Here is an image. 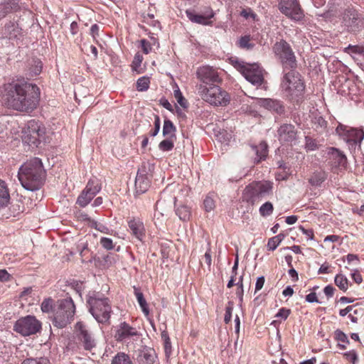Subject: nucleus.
<instances>
[{
  "mask_svg": "<svg viewBox=\"0 0 364 364\" xmlns=\"http://www.w3.org/2000/svg\"><path fill=\"white\" fill-rule=\"evenodd\" d=\"M3 100L14 109L30 112L37 107L40 90L36 85L27 82L10 83L5 85Z\"/></svg>",
  "mask_w": 364,
  "mask_h": 364,
  "instance_id": "f257e3e1",
  "label": "nucleus"
},
{
  "mask_svg": "<svg viewBox=\"0 0 364 364\" xmlns=\"http://www.w3.org/2000/svg\"><path fill=\"white\" fill-rule=\"evenodd\" d=\"M18 178L21 186L27 191L40 189L46 180V171L41 160L33 158L21 166Z\"/></svg>",
  "mask_w": 364,
  "mask_h": 364,
  "instance_id": "f03ea898",
  "label": "nucleus"
},
{
  "mask_svg": "<svg viewBox=\"0 0 364 364\" xmlns=\"http://www.w3.org/2000/svg\"><path fill=\"white\" fill-rule=\"evenodd\" d=\"M75 313V305L71 298L60 299L53 309V314L49 316L54 326L63 328L70 323Z\"/></svg>",
  "mask_w": 364,
  "mask_h": 364,
  "instance_id": "7ed1b4c3",
  "label": "nucleus"
},
{
  "mask_svg": "<svg viewBox=\"0 0 364 364\" xmlns=\"http://www.w3.org/2000/svg\"><path fill=\"white\" fill-rule=\"evenodd\" d=\"M87 302L90 312L99 323L109 321L112 310L108 298L93 291L89 293Z\"/></svg>",
  "mask_w": 364,
  "mask_h": 364,
  "instance_id": "20e7f679",
  "label": "nucleus"
},
{
  "mask_svg": "<svg viewBox=\"0 0 364 364\" xmlns=\"http://www.w3.org/2000/svg\"><path fill=\"white\" fill-rule=\"evenodd\" d=\"M281 87L286 95L292 100L302 96L305 90L304 82L296 68H289L284 72Z\"/></svg>",
  "mask_w": 364,
  "mask_h": 364,
  "instance_id": "39448f33",
  "label": "nucleus"
},
{
  "mask_svg": "<svg viewBox=\"0 0 364 364\" xmlns=\"http://www.w3.org/2000/svg\"><path fill=\"white\" fill-rule=\"evenodd\" d=\"M272 183L269 181H253L246 186L243 198L254 204L272 193Z\"/></svg>",
  "mask_w": 364,
  "mask_h": 364,
  "instance_id": "423d86ee",
  "label": "nucleus"
},
{
  "mask_svg": "<svg viewBox=\"0 0 364 364\" xmlns=\"http://www.w3.org/2000/svg\"><path fill=\"white\" fill-rule=\"evenodd\" d=\"M232 65L252 85L259 86L264 81L263 70L257 64H249L237 60L232 61Z\"/></svg>",
  "mask_w": 364,
  "mask_h": 364,
  "instance_id": "0eeeda50",
  "label": "nucleus"
},
{
  "mask_svg": "<svg viewBox=\"0 0 364 364\" xmlns=\"http://www.w3.org/2000/svg\"><path fill=\"white\" fill-rule=\"evenodd\" d=\"M46 129L41 123L34 119L27 122L22 131V140L28 145L38 146L41 139H44Z\"/></svg>",
  "mask_w": 364,
  "mask_h": 364,
  "instance_id": "6e6552de",
  "label": "nucleus"
},
{
  "mask_svg": "<svg viewBox=\"0 0 364 364\" xmlns=\"http://www.w3.org/2000/svg\"><path fill=\"white\" fill-rule=\"evenodd\" d=\"M273 50L282 64L284 72L289 68H296V57L287 42L284 40L277 42L273 47Z\"/></svg>",
  "mask_w": 364,
  "mask_h": 364,
  "instance_id": "1a4fd4ad",
  "label": "nucleus"
},
{
  "mask_svg": "<svg viewBox=\"0 0 364 364\" xmlns=\"http://www.w3.org/2000/svg\"><path fill=\"white\" fill-rule=\"evenodd\" d=\"M200 92L203 100L215 106H225L229 102L228 94L219 86L214 85L210 87L200 86Z\"/></svg>",
  "mask_w": 364,
  "mask_h": 364,
  "instance_id": "9d476101",
  "label": "nucleus"
},
{
  "mask_svg": "<svg viewBox=\"0 0 364 364\" xmlns=\"http://www.w3.org/2000/svg\"><path fill=\"white\" fill-rule=\"evenodd\" d=\"M41 328V322L33 316H26L18 319L14 326V331L23 336L35 334Z\"/></svg>",
  "mask_w": 364,
  "mask_h": 364,
  "instance_id": "9b49d317",
  "label": "nucleus"
},
{
  "mask_svg": "<svg viewBox=\"0 0 364 364\" xmlns=\"http://www.w3.org/2000/svg\"><path fill=\"white\" fill-rule=\"evenodd\" d=\"M101 188V183L97 178L90 179L85 188L78 196L76 203L79 206L85 208L100 191Z\"/></svg>",
  "mask_w": 364,
  "mask_h": 364,
  "instance_id": "f8f14e48",
  "label": "nucleus"
},
{
  "mask_svg": "<svg viewBox=\"0 0 364 364\" xmlns=\"http://www.w3.org/2000/svg\"><path fill=\"white\" fill-rule=\"evenodd\" d=\"M278 8L281 13L294 21H301L304 16L296 0H279Z\"/></svg>",
  "mask_w": 364,
  "mask_h": 364,
  "instance_id": "ddd939ff",
  "label": "nucleus"
},
{
  "mask_svg": "<svg viewBox=\"0 0 364 364\" xmlns=\"http://www.w3.org/2000/svg\"><path fill=\"white\" fill-rule=\"evenodd\" d=\"M343 23L350 32H358L363 26V18L357 10L348 8L343 16Z\"/></svg>",
  "mask_w": 364,
  "mask_h": 364,
  "instance_id": "4468645a",
  "label": "nucleus"
},
{
  "mask_svg": "<svg viewBox=\"0 0 364 364\" xmlns=\"http://www.w3.org/2000/svg\"><path fill=\"white\" fill-rule=\"evenodd\" d=\"M76 328L78 331L77 338L85 350H90L95 347V341L92 338L87 326L82 322L76 323Z\"/></svg>",
  "mask_w": 364,
  "mask_h": 364,
  "instance_id": "2eb2a0df",
  "label": "nucleus"
},
{
  "mask_svg": "<svg viewBox=\"0 0 364 364\" xmlns=\"http://www.w3.org/2000/svg\"><path fill=\"white\" fill-rule=\"evenodd\" d=\"M278 138L281 143L292 144L297 139V130L291 124H284L277 130Z\"/></svg>",
  "mask_w": 364,
  "mask_h": 364,
  "instance_id": "dca6fc26",
  "label": "nucleus"
},
{
  "mask_svg": "<svg viewBox=\"0 0 364 364\" xmlns=\"http://www.w3.org/2000/svg\"><path fill=\"white\" fill-rule=\"evenodd\" d=\"M197 76L205 84L219 82L220 81L218 72L212 67L208 65L199 68L197 70Z\"/></svg>",
  "mask_w": 364,
  "mask_h": 364,
  "instance_id": "f3484780",
  "label": "nucleus"
},
{
  "mask_svg": "<svg viewBox=\"0 0 364 364\" xmlns=\"http://www.w3.org/2000/svg\"><path fill=\"white\" fill-rule=\"evenodd\" d=\"M186 15L192 22L202 25H210L212 24L210 19L214 17L215 13L211 8L208 7L200 14H196L188 10Z\"/></svg>",
  "mask_w": 364,
  "mask_h": 364,
  "instance_id": "a211bd4d",
  "label": "nucleus"
},
{
  "mask_svg": "<svg viewBox=\"0 0 364 364\" xmlns=\"http://www.w3.org/2000/svg\"><path fill=\"white\" fill-rule=\"evenodd\" d=\"M341 131H343V134L346 136L348 141H353L354 143H360L364 139V132L362 129L349 128L346 129V127L343 124H339L336 128V132L342 134Z\"/></svg>",
  "mask_w": 364,
  "mask_h": 364,
  "instance_id": "6ab92c4d",
  "label": "nucleus"
},
{
  "mask_svg": "<svg viewBox=\"0 0 364 364\" xmlns=\"http://www.w3.org/2000/svg\"><path fill=\"white\" fill-rule=\"evenodd\" d=\"M139 331L136 328L131 326L126 322L119 324L115 333V338L118 341H123L134 336H139Z\"/></svg>",
  "mask_w": 364,
  "mask_h": 364,
  "instance_id": "aec40b11",
  "label": "nucleus"
},
{
  "mask_svg": "<svg viewBox=\"0 0 364 364\" xmlns=\"http://www.w3.org/2000/svg\"><path fill=\"white\" fill-rule=\"evenodd\" d=\"M328 154L332 168H341L346 166L347 159L338 149L331 148Z\"/></svg>",
  "mask_w": 364,
  "mask_h": 364,
  "instance_id": "412c9836",
  "label": "nucleus"
},
{
  "mask_svg": "<svg viewBox=\"0 0 364 364\" xmlns=\"http://www.w3.org/2000/svg\"><path fill=\"white\" fill-rule=\"evenodd\" d=\"M128 227L131 234L139 240H142L145 235L144 223L139 218H132L128 221Z\"/></svg>",
  "mask_w": 364,
  "mask_h": 364,
  "instance_id": "4be33fe9",
  "label": "nucleus"
},
{
  "mask_svg": "<svg viewBox=\"0 0 364 364\" xmlns=\"http://www.w3.org/2000/svg\"><path fill=\"white\" fill-rule=\"evenodd\" d=\"M259 104L267 109L274 111L279 114H283L285 110L283 104L277 100L262 98L259 99Z\"/></svg>",
  "mask_w": 364,
  "mask_h": 364,
  "instance_id": "5701e85b",
  "label": "nucleus"
},
{
  "mask_svg": "<svg viewBox=\"0 0 364 364\" xmlns=\"http://www.w3.org/2000/svg\"><path fill=\"white\" fill-rule=\"evenodd\" d=\"M3 34L9 39L18 38L22 35L21 28L15 22H9L4 28Z\"/></svg>",
  "mask_w": 364,
  "mask_h": 364,
  "instance_id": "b1692460",
  "label": "nucleus"
},
{
  "mask_svg": "<svg viewBox=\"0 0 364 364\" xmlns=\"http://www.w3.org/2000/svg\"><path fill=\"white\" fill-rule=\"evenodd\" d=\"M156 360V355L152 349L141 351L137 357L139 364H155Z\"/></svg>",
  "mask_w": 364,
  "mask_h": 364,
  "instance_id": "393cba45",
  "label": "nucleus"
},
{
  "mask_svg": "<svg viewBox=\"0 0 364 364\" xmlns=\"http://www.w3.org/2000/svg\"><path fill=\"white\" fill-rule=\"evenodd\" d=\"M327 178V173L323 171H316L313 173L310 178L309 179V182L311 186H320L322 183H323Z\"/></svg>",
  "mask_w": 364,
  "mask_h": 364,
  "instance_id": "a878e982",
  "label": "nucleus"
},
{
  "mask_svg": "<svg viewBox=\"0 0 364 364\" xmlns=\"http://www.w3.org/2000/svg\"><path fill=\"white\" fill-rule=\"evenodd\" d=\"M10 200L9 188L6 183L0 180V208L8 205Z\"/></svg>",
  "mask_w": 364,
  "mask_h": 364,
  "instance_id": "bb28decb",
  "label": "nucleus"
},
{
  "mask_svg": "<svg viewBox=\"0 0 364 364\" xmlns=\"http://www.w3.org/2000/svg\"><path fill=\"white\" fill-rule=\"evenodd\" d=\"M18 9V4L15 0L0 4V18L4 17L8 13Z\"/></svg>",
  "mask_w": 364,
  "mask_h": 364,
  "instance_id": "cd10ccee",
  "label": "nucleus"
},
{
  "mask_svg": "<svg viewBox=\"0 0 364 364\" xmlns=\"http://www.w3.org/2000/svg\"><path fill=\"white\" fill-rule=\"evenodd\" d=\"M176 129L173 122L169 119H165L163 126V135L171 138L176 137Z\"/></svg>",
  "mask_w": 364,
  "mask_h": 364,
  "instance_id": "c85d7f7f",
  "label": "nucleus"
},
{
  "mask_svg": "<svg viewBox=\"0 0 364 364\" xmlns=\"http://www.w3.org/2000/svg\"><path fill=\"white\" fill-rule=\"evenodd\" d=\"M135 186L137 191L144 193L148 189L149 186V181L144 176H136L135 179Z\"/></svg>",
  "mask_w": 364,
  "mask_h": 364,
  "instance_id": "c756f323",
  "label": "nucleus"
},
{
  "mask_svg": "<svg viewBox=\"0 0 364 364\" xmlns=\"http://www.w3.org/2000/svg\"><path fill=\"white\" fill-rule=\"evenodd\" d=\"M134 294L138 301V303L141 308L142 311L146 316L149 315V310L146 299L144 297L143 293L139 291L138 289L134 287Z\"/></svg>",
  "mask_w": 364,
  "mask_h": 364,
  "instance_id": "7c9ffc66",
  "label": "nucleus"
},
{
  "mask_svg": "<svg viewBox=\"0 0 364 364\" xmlns=\"http://www.w3.org/2000/svg\"><path fill=\"white\" fill-rule=\"evenodd\" d=\"M176 213L180 220L183 221L189 220L191 215L190 208L184 205L176 207Z\"/></svg>",
  "mask_w": 364,
  "mask_h": 364,
  "instance_id": "2f4dec72",
  "label": "nucleus"
},
{
  "mask_svg": "<svg viewBox=\"0 0 364 364\" xmlns=\"http://www.w3.org/2000/svg\"><path fill=\"white\" fill-rule=\"evenodd\" d=\"M54 300L51 298L45 299L41 305V311L43 313L52 314H53L54 309Z\"/></svg>",
  "mask_w": 364,
  "mask_h": 364,
  "instance_id": "473e14b6",
  "label": "nucleus"
},
{
  "mask_svg": "<svg viewBox=\"0 0 364 364\" xmlns=\"http://www.w3.org/2000/svg\"><path fill=\"white\" fill-rule=\"evenodd\" d=\"M335 284L343 291H346L348 288V281L347 278L341 274L336 276Z\"/></svg>",
  "mask_w": 364,
  "mask_h": 364,
  "instance_id": "72a5a7b5",
  "label": "nucleus"
},
{
  "mask_svg": "<svg viewBox=\"0 0 364 364\" xmlns=\"http://www.w3.org/2000/svg\"><path fill=\"white\" fill-rule=\"evenodd\" d=\"M111 364H132V362L127 355L121 353L114 357Z\"/></svg>",
  "mask_w": 364,
  "mask_h": 364,
  "instance_id": "f704fd0d",
  "label": "nucleus"
},
{
  "mask_svg": "<svg viewBox=\"0 0 364 364\" xmlns=\"http://www.w3.org/2000/svg\"><path fill=\"white\" fill-rule=\"evenodd\" d=\"M143 61V56L136 53L134 55V60L132 63V70L137 72L138 73H141L142 72V68H141V64Z\"/></svg>",
  "mask_w": 364,
  "mask_h": 364,
  "instance_id": "c9c22d12",
  "label": "nucleus"
},
{
  "mask_svg": "<svg viewBox=\"0 0 364 364\" xmlns=\"http://www.w3.org/2000/svg\"><path fill=\"white\" fill-rule=\"evenodd\" d=\"M173 95L177 102L183 107L186 108L188 107L187 100L183 97L181 90L176 85V89L173 90Z\"/></svg>",
  "mask_w": 364,
  "mask_h": 364,
  "instance_id": "e433bc0d",
  "label": "nucleus"
},
{
  "mask_svg": "<svg viewBox=\"0 0 364 364\" xmlns=\"http://www.w3.org/2000/svg\"><path fill=\"white\" fill-rule=\"evenodd\" d=\"M273 210L272 203L266 202L259 208V213L263 217L269 216L272 213Z\"/></svg>",
  "mask_w": 364,
  "mask_h": 364,
  "instance_id": "4c0bfd02",
  "label": "nucleus"
},
{
  "mask_svg": "<svg viewBox=\"0 0 364 364\" xmlns=\"http://www.w3.org/2000/svg\"><path fill=\"white\" fill-rule=\"evenodd\" d=\"M159 148L163 151H171L173 148V141L172 138L168 137L161 141L159 144Z\"/></svg>",
  "mask_w": 364,
  "mask_h": 364,
  "instance_id": "58836bf2",
  "label": "nucleus"
},
{
  "mask_svg": "<svg viewBox=\"0 0 364 364\" xmlns=\"http://www.w3.org/2000/svg\"><path fill=\"white\" fill-rule=\"evenodd\" d=\"M150 83L149 78L147 77H142L138 79L136 82V87L139 91H145L149 88Z\"/></svg>",
  "mask_w": 364,
  "mask_h": 364,
  "instance_id": "ea45409f",
  "label": "nucleus"
},
{
  "mask_svg": "<svg viewBox=\"0 0 364 364\" xmlns=\"http://www.w3.org/2000/svg\"><path fill=\"white\" fill-rule=\"evenodd\" d=\"M21 364H51L50 360L45 357L38 358H28L22 362Z\"/></svg>",
  "mask_w": 364,
  "mask_h": 364,
  "instance_id": "a19ab883",
  "label": "nucleus"
},
{
  "mask_svg": "<svg viewBox=\"0 0 364 364\" xmlns=\"http://www.w3.org/2000/svg\"><path fill=\"white\" fill-rule=\"evenodd\" d=\"M161 338L164 340V350L166 356H169L171 350V341L168 336V333L165 331L162 332L161 333Z\"/></svg>",
  "mask_w": 364,
  "mask_h": 364,
  "instance_id": "79ce46f5",
  "label": "nucleus"
},
{
  "mask_svg": "<svg viewBox=\"0 0 364 364\" xmlns=\"http://www.w3.org/2000/svg\"><path fill=\"white\" fill-rule=\"evenodd\" d=\"M259 149H257L256 154L259 159L257 162L259 163L261 160L264 159L267 154V145L265 143H261L259 145Z\"/></svg>",
  "mask_w": 364,
  "mask_h": 364,
  "instance_id": "37998d69",
  "label": "nucleus"
},
{
  "mask_svg": "<svg viewBox=\"0 0 364 364\" xmlns=\"http://www.w3.org/2000/svg\"><path fill=\"white\" fill-rule=\"evenodd\" d=\"M234 308V303L231 301H228V305L225 308V314L224 317V321L225 323H228L231 321L232 312Z\"/></svg>",
  "mask_w": 364,
  "mask_h": 364,
  "instance_id": "c03bdc74",
  "label": "nucleus"
},
{
  "mask_svg": "<svg viewBox=\"0 0 364 364\" xmlns=\"http://www.w3.org/2000/svg\"><path fill=\"white\" fill-rule=\"evenodd\" d=\"M250 36H242L239 41L240 46L242 48L246 49H252L254 47V44L250 43Z\"/></svg>",
  "mask_w": 364,
  "mask_h": 364,
  "instance_id": "a18cd8bd",
  "label": "nucleus"
},
{
  "mask_svg": "<svg viewBox=\"0 0 364 364\" xmlns=\"http://www.w3.org/2000/svg\"><path fill=\"white\" fill-rule=\"evenodd\" d=\"M34 65L30 68L32 75H38L41 73L42 70V63L39 60H34Z\"/></svg>",
  "mask_w": 364,
  "mask_h": 364,
  "instance_id": "49530a36",
  "label": "nucleus"
},
{
  "mask_svg": "<svg viewBox=\"0 0 364 364\" xmlns=\"http://www.w3.org/2000/svg\"><path fill=\"white\" fill-rule=\"evenodd\" d=\"M346 50H349L350 53L359 54L363 56L364 58V46H349L346 48Z\"/></svg>",
  "mask_w": 364,
  "mask_h": 364,
  "instance_id": "de8ad7c7",
  "label": "nucleus"
},
{
  "mask_svg": "<svg viewBox=\"0 0 364 364\" xmlns=\"http://www.w3.org/2000/svg\"><path fill=\"white\" fill-rule=\"evenodd\" d=\"M164 203L165 200H163L162 198L158 200L156 203V211L161 215H164L167 213L166 210L164 208Z\"/></svg>",
  "mask_w": 364,
  "mask_h": 364,
  "instance_id": "09e8293b",
  "label": "nucleus"
},
{
  "mask_svg": "<svg viewBox=\"0 0 364 364\" xmlns=\"http://www.w3.org/2000/svg\"><path fill=\"white\" fill-rule=\"evenodd\" d=\"M90 223L92 228H94L95 229L100 231L101 232H107L108 228L105 227L104 225L100 224L97 221L91 220H90Z\"/></svg>",
  "mask_w": 364,
  "mask_h": 364,
  "instance_id": "8fccbe9b",
  "label": "nucleus"
},
{
  "mask_svg": "<svg viewBox=\"0 0 364 364\" xmlns=\"http://www.w3.org/2000/svg\"><path fill=\"white\" fill-rule=\"evenodd\" d=\"M205 209L207 212H209L215 208V203L212 198L207 196L203 202Z\"/></svg>",
  "mask_w": 364,
  "mask_h": 364,
  "instance_id": "3c124183",
  "label": "nucleus"
},
{
  "mask_svg": "<svg viewBox=\"0 0 364 364\" xmlns=\"http://www.w3.org/2000/svg\"><path fill=\"white\" fill-rule=\"evenodd\" d=\"M336 339L343 342V343H349V340L348 339L347 336L341 330L338 329L335 331Z\"/></svg>",
  "mask_w": 364,
  "mask_h": 364,
  "instance_id": "603ef678",
  "label": "nucleus"
},
{
  "mask_svg": "<svg viewBox=\"0 0 364 364\" xmlns=\"http://www.w3.org/2000/svg\"><path fill=\"white\" fill-rule=\"evenodd\" d=\"M100 244L106 250H112L114 247L112 240L107 237H102L100 240Z\"/></svg>",
  "mask_w": 364,
  "mask_h": 364,
  "instance_id": "864d4df0",
  "label": "nucleus"
},
{
  "mask_svg": "<svg viewBox=\"0 0 364 364\" xmlns=\"http://www.w3.org/2000/svg\"><path fill=\"white\" fill-rule=\"evenodd\" d=\"M160 129V118L158 115L155 116V120H154V130L150 132V135L151 136H155L158 134Z\"/></svg>",
  "mask_w": 364,
  "mask_h": 364,
  "instance_id": "5fc2aeb1",
  "label": "nucleus"
},
{
  "mask_svg": "<svg viewBox=\"0 0 364 364\" xmlns=\"http://www.w3.org/2000/svg\"><path fill=\"white\" fill-rule=\"evenodd\" d=\"M291 313L290 309H287L285 308H282L279 309V312L275 315L276 318H281L284 320H286L289 315Z\"/></svg>",
  "mask_w": 364,
  "mask_h": 364,
  "instance_id": "6e6d98bb",
  "label": "nucleus"
},
{
  "mask_svg": "<svg viewBox=\"0 0 364 364\" xmlns=\"http://www.w3.org/2000/svg\"><path fill=\"white\" fill-rule=\"evenodd\" d=\"M344 356L352 362V364H355V362L358 359L357 353L355 350H351L344 353Z\"/></svg>",
  "mask_w": 364,
  "mask_h": 364,
  "instance_id": "4d7b16f0",
  "label": "nucleus"
},
{
  "mask_svg": "<svg viewBox=\"0 0 364 364\" xmlns=\"http://www.w3.org/2000/svg\"><path fill=\"white\" fill-rule=\"evenodd\" d=\"M279 244L280 243L275 240L274 237H273L268 240L267 248L269 250L273 251L279 246Z\"/></svg>",
  "mask_w": 364,
  "mask_h": 364,
  "instance_id": "13d9d810",
  "label": "nucleus"
},
{
  "mask_svg": "<svg viewBox=\"0 0 364 364\" xmlns=\"http://www.w3.org/2000/svg\"><path fill=\"white\" fill-rule=\"evenodd\" d=\"M240 15L242 16H243L244 18H245L246 19L249 18H252V19H255L256 18V14L252 12V11L251 9H243L241 13H240Z\"/></svg>",
  "mask_w": 364,
  "mask_h": 364,
  "instance_id": "bf43d9fd",
  "label": "nucleus"
},
{
  "mask_svg": "<svg viewBox=\"0 0 364 364\" xmlns=\"http://www.w3.org/2000/svg\"><path fill=\"white\" fill-rule=\"evenodd\" d=\"M141 48L143 50V52L145 54H148L149 53V51L151 50V46L150 43L148 41H146V39L141 40Z\"/></svg>",
  "mask_w": 364,
  "mask_h": 364,
  "instance_id": "052dcab7",
  "label": "nucleus"
},
{
  "mask_svg": "<svg viewBox=\"0 0 364 364\" xmlns=\"http://www.w3.org/2000/svg\"><path fill=\"white\" fill-rule=\"evenodd\" d=\"M314 124L316 127L325 128L326 126V122L322 117H318L315 118Z\"/></svg>",
  "mask_w": 364,
  "mask_h": 364,
  "instance_id": "680f3d73",
  "label": "nucleus"
},
{
  "mask_svg": "<svg viewBox=\"0 0 364 364\" xmlns=\"http://www.w3.org/2000/svg\"><path fill=\"white\" fill-rule=\"evenodd\" d=\"M306 148L309 150H314L316 148V143L310 137H306Z\"/></svg>",
  "mask_w": 364,
  "mask_h": 364,
  "instance_id": "e2e57ef3",
  "label": "nucleus"
},
{
  "mask_svg": "<svg viewBox=\"0 0 364 364\" xmlns=\"http://www.w3.org/2000/svg\"><path fill=\"white\" fill-rule=\"evenodd\" d=\"M11 276L5 269H0V282L9 281Z\"/></svg>",
  "mask_w": 364,
  "mask_h": 364,
  "instance_id": "0e129e2a",
  "label": "nucleus"
},
{
  "mask_svg": "<svg viewBox=\"0 0 364 364\" xmlns=\"http://www.w3.org/2000/svg\"><path fill=\"white\" fill-rule=\"evenodd\" d=\"M264 277L263 276L259 277L255 284V292L260 290L264 284Z\"/></svg>",
  "mask_w": 364,
  "mask_h": 364,
  "instance_id": "69168bd1",
  "label": "nucleus"
},
{
  "mask_svg": "<svg viewBox=\"0 0 364 364\" xmlns=\"http://www.w3.org/2000/svg\"><path fill=\"white\" fill-rule=\"evenodd\" d=\"M352 279L357 284H360L363 281V278L361 274L358 272V270H355L354 272L351 274Z\"/></svg>",
  "mask_w": 364,
  "mask_h": 364,
  "instance_id": "338daca9",
  "label": "nucleus"
},
{
  "mask_svg": "<svg viewBox=\"0 0 364 364\" xmlns=\"http://www.w3.org/2000/svg\"><path fill=\"white\" fill-rule=\"evenodd\" d=\"M306 301L309 303L318 302L317 299L316 294L315 292H311L306 296Z\"/></svg>",
  "mask_w": 364,
  "mask_h": 364,
  "instance_id": "774afa93",
  "label": "nucleus"
}]
</instances>
